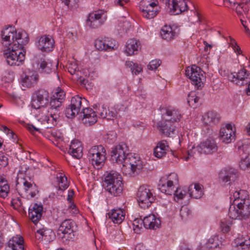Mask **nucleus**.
<instances>
[{"mask_svg": "<svg viewBox=\"0 0 250 250\" xmlns=\"http://www.w3.org/2000/svg\"><path fill=\"white\" fill-rule=\"evenodd\" d=\"M9 192V186L7 181L3 177H0V197H6Z\"/></svg>", "mask_w": 250, "mask_h": 250, "instance_id": "44", "label": "nucleus"}, {"mask_svg": "<svg viewBox=\"0 0 250 250\" xmlns=\"http://www.w3.org/2000/svg\"><path fill=\"white\" fill-rule=\"evenodd\" d=\"M48 133H50V139H54L55 140L59 141L63 140V135L60 131L53 129H51L50 132L48 131Z\"/></svg>", "mask_w": 250, "mask_h": 250, "instance_id": "49", "label": "nucleus"}, {"mask_svg": "<svg viewBox=\"0 0 250 250\" xmlns=\"http://www.w3.org/2000/svg\"><path fill=\"white\" fill-rule=\"evenodd\" d=\"M191 211L187 207H182L180 211V214L182 220H186L189 215Z\"/></svg>", "mask_w": 250, "mask_h": 250, "instance_id": "54", "label": "nucleus"}, {"mask_svg": "<svg viewBox=\"0 0 250 250\" xmlns=\"http://www.w3.org/2000/svg\"><path fill=\"white\" fill-rule=\"evenodd\" d=\"M137 197L139 205L143 208L150 207L155 199L153 190L147 185H142L139 187Z\"/></svg>", "mask_w": 250, "mask_h": 250, "instance_id": "8", "label": "nucleus"}, {"mask_svg": "<svg viewBox=\"0 0 250 250\" xmlns=\"http://www.w3.org/2000/svg\"><path fill=\"white\" fill-rule=\"evenodd\" d=\"M62 102L59 100L52 97L50 102V107L49 109V111H52L53 112H57V113H60L59 108L62 105Z\"/></svg>", "mask_w": 250, "mask_h": 250, "instance_id": "47", "label": "nucleus"}, {"mask_svg": "<svg viewBox=\"0 0 250 250\" xmlns=\"http://www.w3.org/2000/svg\"><path fill=\"white\" fill-rule=\"evenodd\" d=\"M233 193L231 195V198L233 197V202L236 205V206L243 207V211L245 213L250 211V200L248 192L244 190H240L239 191H231Z\"/></svg>", "mask_w": 250, "mask_h": 250, "instance_id": "11", "label": "nucleus"}, {"mask_svg": "<svg viewBox=\"0 0 250 250\" xmlns=\"http://www.w3.org/2000/svg\"><path fill=\"white\" fill-rule=\"evenodd\" d=\"M59 190L63 191L69 187V182L67 177L62 173H58L56 176Z\"/></svg>", "mask_w": 250, "mask_h": 250, "instance_id": "43", "label": "nucleus"}, {"mask_svg": "<svg viewBox=\"0 0 250 250\" xmlns=\"http://www.w3.org/2000/svg\"><path fill=\"white\" fill-rule=\"evenodd\" d=\"M128 148L125 144H121L114 147L111 152V160L113 163L123 164L128 153Z\"/></svg>", "mask_w": 250, "mask_h": 250, "instance_id": "12", "label": "nucleus"}, {"mask_svg": "<svg viewBox=\"0 0 250 250\" xmlns=\"http://www.w3.org/2000/svg\"><path fill=\"white\" fill-rule=\"evenodd\" d=\"M166 5L169 9V13L172 15L179 14L188 9L185 0H167Z\"/></svg>", "mask_w": 250, "mask_h": 250, "instance_id": "15", "label": "nucleus"}, {"mask_svg": "<svg viewBox=\"0 0 250 250\" xmlns=\"http://www.w3.org/2000/svg\"><path fill=\"white\" fill-rule=\"evenodd\" d=\"M158 128L164 136L170 137L175 131V126L170 121L163 120L158 123Z\"/></svg>", "mask_w": 250, "mask_h": 250, "instance_id": "23", "label": "nucleus"}, {"mask_svg": "<svg viewBox=\"0 0 250 250\" xmlns=\"http://www.w3.org/2000/svg\"><path fill=\"white\" fill-rule=\"evenodd\" d=\"M250 5V0H241V2L236 7V11L238 14H242V12L241 9L246 13L249 10Z\"/></svg>", "mask_w": 250, "mask_h": 250, "instance_id": "45", "label": "nucleus"}, {"mask_svg": "<svg viewBox=\"0 0 250 250\" xmlns=\"http://www.w3.org/2000/svg\"><path fill=\"white\" fill-rule=\"evenodd\" d=\"M27 171L19 170L17 177L16 188L21 195L34 197L39 192L37 187L28 176Z\"/></svg>", "mask_w": 250, "mask_h": 250, "instance_id": "3", "label": "nucleus"}, {"mask_svg": "<svg viewBox=\"0 0 250 250\" xmlns=\"http://www.w3.org/2000/svg\"><path fill=\"white\" fill-rule=\"evenodd\" d=\"M35 237L37 239L48 243L55 238V235L52 229L43 228L36 231Z\"/></svg>", "mask_w": 250, "mask_h": 250, "instance_id": "25", "label": "nucleus"}, {"mask_svg": "<svg viewBox=\"0 0 250 250\" xmlns=\"http://www.w3.org/2000/svg\"><path fill=\"white\" fill-rule=\"evenodd\" d=\"M161 35L163 39L169 41L174 39L177 34L170 25H166L161 29Z\"/></svg>", "mask_w": 250, "mask_h": 250, "instance_id": "37", "label": "nucleus"}, {"mask_svg": "<svg viewBox=\"0 0 250 250\" xmlns=\"http://www.w3.org/2000/svg\"><path fill=\"white\" fill-rule=\"evenodd\" d=\"M69 148H71L72 150H73L74 149H77V153L80 154L81 150H83L82 143L77 140H73L70 145Z\"/></svg>", "mask_w": 250, "mask_h": 250, "instance_id": "52", "label": "nucleus"}, {"mask_svg": "<svg viewBox=\"0 0 250 250\" xmlns=\"http://www.w3.org/2000/svg\"><path fill=\"white\" fill-rule=\"evenodd\" d=\"M69 212L72 213V214H76L78 213V210L76 208V206L73 205L71 204L69 208Z\"/></svg>", "mask_w": 250, "mask_h": 250, "instance_id": "64", "label": "nucleus"}, {"mask_svg": "<svg viewBox=\"0 0 250 250\" xmlns=\"http://www.w3.org/2000/svg\"><path fill=\"white\" fill-rule=\"evenodd\" d=\"M219 137L222 142L225 144L231 143L235 137V129L232 125L228 124L221 127Z\"/></svg>", "mask_w": 250, "mask_h": 250, "instance_id": "17", "label": "nucleus"}, {"mask_svg": "<svg viewBox=\"0 0 250 250\" xmlns=\"http://www.w3.org/2000/svg\"><path fill=\"white\" fill-rule=\"evenodd\" d=\"M143 168V163L138 154H127L122 165V170L126 175L132 176Z\"/></svg>", "mask_w": 250, "mask_h": 250, "instance_id": "5", "label": "nucleus"}, {"mask_svg": "<svg viewBox=\"0 0 250 250\" xmlns=\"http://www.w3.org/2000/svg\"><path fill=\"white\" fill-rule=\"evenodd\" d=\"M143 223V221L139 219H135L133 222V225L134 227V230H139L141 228L142 224Z\"/></svg>", "mask_w": 250, "mask_h": 250, "instance_id": "63", "label": "nucleus"}, {"mask_svg": "<svg viewBox=\"0 0 250 250\" xmlns=\"http://www.w3.org/2000/svg\"><path fill=\"white\" fill-rule=\"evenodd\" d=\"M83 99L79 96L73 97L71 104L65 109V114L68 118H73L77 115L82 107Z\"/></svg>", "mask_w": 250, "mask_h": 250, "instance_id": "16", "label": "nucleus"}, {"mask_svg": "<svg viewBox=\"0 0 250 250\" xmlns=\"http://www.w3.org/2000/svg\"><path fill=\"white\" fill-rule=\"evenodd\" d=\"M236 246H240L242 250H248L250 246V238L248 235L239 236L235 239Z\"/></svg>", "mask_w": 250, "mask_h": 250, "instance_id": "41", "label": "nucleus"}, {"mask_svg": "<svg viewBox=\"0 0 250 250\" xmlns=\"http://www.w3.org/2000/svg\"><path fill=\"white\" fill-rule=\"evenodd\" d=\"M83 115V123L86 126H90L97 122V116L93 109L91 108H83L82 113Z\"/></svg>", "mask_w": 250, "mask_h": 250, "instance_id": "24", "label": "nucleus"}, {"mask_svg": "<svg viewBox=\"0 0 250 250\" xmlns=\"http://www.w3.org/2000/svg\"><path fill=\"white\" fill-rule=\"evenodd\" d=\"M104 186L105 189L115 196L120 195L123 190L121 175L114 170H111L105 175Z\"/></svg>", "mask_w": 250, "mask_h": 250, "instance_id": "4", "label": "nucleus"}, {"mask_svg": "<svg viewBox=\"0 0 250 250\" xmlns=\"http://www.w3.org/2000/svg\"><path fill=\"white\" fill-rule=\"evenodd\" d=\"M236 206V205L233 202L229 208L228 215L232 219H246L250 214V211L247 213L243 211V207Z\"/></svg>", "mask_w": 250, "mask_h": 250, "instance_id": "21", "label": "nucleus"}, {"mask_svg": "<svg viewBox=\"0 0 250 250\" xmlns=\"http://www.w3.org/2000/svg\"><path fill=\"white\" fill-rule=\"evenodd\" d=\"M139 7L143 17L147 19H153L160 11L157 0H141Z\"/></svg>", "mask_w": 250, "mask_h": 250, "instance_id": "7", "label": "nucleus"}, {"mask_svg": "<svg viewBox=\"0 0 250 250\" xmlns=\"http://www.w3.org/2000/svg\"><path fill=\"white\" fill-rule=\"evenodd\" d=\"M139 48L140 42L134 39H131L127 41L125 51L127 55L130 56L137 54Z\"/></svg>", "mask_w": 250, "mask_h": 250, "instance_id": "32", "label": "nucleus"}, {"mask_svg": "<svg viewBox=\"0 0 250 250\" xmlns=\"http://www.w3.org/2000/svg\"><path fill=\"white\" fill-rule=\"evenodd\" d=\"M1 44L4 48V56L7 63L11 66H20L23 64L26 51L23 46L29 38L25 33L17 32L12 26L1 31Z\"/></svg>", "mask_w": 250, "mask_h": 250, "instance_id": "1", "label": "nucleus"}, {"mask_svg": "<svg viewBox=\"0 0 250 250\" xmlns=\"http://www.w3.org/2000/svg\"><path fill=\"white\" fill-rule=\"evenodd\" d=\"M228 79L237 85L247 84L250 82V73L245 69H242L237 73L229 74Z\"/></svg>", "mask_w": 250, "mask_h": 250, "instance_id": "14", "label": "nucleus"}, {"mask_svg": "<svg viewBox=\"0 0 250 250\" xmlns=\"http://www.w3.org/2000/svg\"><path fill=\"white\" fill-rule=\"evenodd\" d=\"M159 189L162 192L166 194L172 195L174 192L175 187L163 178L159 184Z\"/></svg>", "mask_w": 250, "mask_h": 250, "instance_id": "39", "label": "nucleus"}, {"mask_svg": "<svg viewBox=\"0 0 250 250\" xmlns=\"http://www.w3.org/2000/svg\"><path fill=\"white\" fill-rule=\"evenodd\" d=\"M108 214L114 223L120 224L124 220L125 212L123 209L118 208L111 209Z\"/></svg>", "mask_w": 250, "mask_h": 250, "instance_id": "29", "label": "nucleus"}, {"mask_svg": "<svg viewBox=\"0 0 250 250\" xmlns=\"http://www.w3.org/2000/svg\"><path fill=\"white\" fill-rule=\"evenodd\" d=\"M188 153V157H185V159L186 161H188L190 157H194L195 155H196V153L197 154H199L198 153V150L197 149L196 147H192L191 149L188 150L187 151Z\"/></svg>", "mask_w": 250, "mask_h": 250, "instance_id": "56", "label": "nucleus"}, {"mask_svg": "<svg viewBox=\"0 0 250 250\" xmlns=\"http://www.w3.org/2000/svg\"><path fill=\"white\" fill-rule=\"evenodd\" d=\"M216 238H217L215 236L210 238L208 239V241L206 243L211 250L214 248H216L218 245L217 243L215 242V239Z\"/></svg>", "mask_w": 250, "mask_h": 250, "instance_id": "59", "label": "nucleus"}, {"mask_svg": "<svg viewBox=\"0 0 250 250\" xmlns=\"http://www.w3.org/2000/svg\"><path fill=\"white\" fill-rule=\"evenodd\" d=\"M199 153L210 154L217 151L218 146L214 140L208 139L197 146Z\"/></svg>", "mask_w": 250, "mask_h": 250, "instance_id": "18", "label": "nucleus"}, {"mask_svg": "<svg viewBox=\"0 0 250 250\" xmlns=\"http://www.w3.org/2000/svg\"><path fill=\"white\" fill-rule=\"evenodd\" d=\"M161 61L160 60H154L151 61L147 65V68L149 70H155L161 64Z\"/></svg>", "mask_w": 250, "mask_h": 250, "instance_id": "55", "label": "nucleus"}, {"mask_svg": "<svg viewBox=\"0 0 250 250\" xmlns=\"http://www.w3.org/2000/svg\"><path fill=\"white\" fill-rule=\"evenodd\" d=\"M95 47L99 50L110 51L117 47L115 40L109 38L98 39L95 42Z\"/></svg>", "mask_w": 250, "mask_h": 250, "instance_id": "19", "label": "nucleus"}, {"mask_svg": "<svg viewBox=\"0 0 250 250\" xmlns=\"http://www.w3.org/2000/svg\"><path fill=\"white\" fill-rule=\"evenodd\" d=\"M68 153L71 155L74 158H75L76 159H80L83 156V150H81L80 154H78L77 153V149H74L72 150L71 148H69L68 150Z\"/></svg>", "mask_w": 250, "mask_h": 250, "instance_id": "61", "label": "nucleus"}, {"mask_svg": "<svg viewBox=\"0 0 250 250\" xmlns=\"http://www.w3.org/2000/svg\"><path fill=\"white\" fill-rule=\"evenodd\" d=\"M173 193L174 194L175 197H177L178 199H182L185 196L186 192L180 188H177L176 190H174Z\"/></svg>", "mask_w": 250, "mask_h": 250, "instance_id": "58", "label": "nucleus"}, {"mask_svg": "<svg viewBox=\"0 0 250 250\" xmlns=\"http://www.w3.org/2000/svg\"><path fill=\"white\" fill-rule=\"evenodd\" d=\"M165 115L166 116V117H164L165 120L170 121L173 124L174 122H179L182 117L178 110L173 107L167 108Z\"/></svg>", "mask_w": 250, "mask_h": 250, "instance_id": "33", "label": "nucleus"}, {"mask_svg": "<svg viewBox=\"0 0 250 250\" xmlns=\"http://www.w3.org/2000/svg\"><path fill=\"white\" fill-rule=\"evenodd\" d=\"M236 175L233 172H228L224 174L223 172H221L220 173V179L222 183H226L227 182H230L232 181H234L236 179ZM230 183H229V184Z\"/></svg>", "mask_w": 250, "mask_h": 250, "instance_id": "46", "label": "nucleus"}, {"mask_svg": "<svg viewBox=\"0 0 250 250\" xmlns=\"http://www.w3.org/2000/svg\"><path fill=\"white\" fill-rule=\"evenodd\" d=\"M230 46L234 52L236 53L237 55H240L242 54V51L240 47L237 44L236 41L232 38L231 37H229V40L228 41Z\"/></svg>", "mask_w": 250, "mask_h": 250, "instance_id": "48", "label": "nucleus"}, {"mask_svg": "<svg viewBox=\"0 0 250 250\" xmlns=\"http://www.w3.org/2000/svg\"><path fill=\"white\" fill-rule=\"evenodd\" d=\"M143 223L147 229H156L160 226L161 221L154 214H149L144 217Z\"/></svg>", "mask_w": 250, "mask_h": 250, "instance_id": "28", "label": "nucleus"}, {"mask_svg": "<svg viewBox=\"0 0 250 250\" xmlns=\"http://www.w3.org/2000/svg\"><path fill=\"white\" fill-rule=\"evenodd\" d=\"M67 69L70 74L73 75L74 79L78 81L81 85H85L87 80L83 78V73L80 70L76 62H70L67 65Z\"/></svg>", "mask_w": 250, "mask_h": 250, "instance_id": "20", "label": "nucleus"}, {"mask_svg": "<svg viewBox=\"0 0 250 250\" xmlns=\"http://www.w3.org/2000/svg\"><path fill=\"white\" fill-rule=\"evenodd\" d=\"M165 180L174 187L178 185L179 182L178 175L175 173H170Z\"/></svg>", "mask_w": 250, "mask_h": 250, "instance_id": "53", "label": "nucleus"}, {"mask_svg": "<svg viewBox=\"0 0 250 250\" xmlns=\"http://www.w3.org/2000/svg\"><path fill=\"white\" fill-rule=\"evenodd\" d=\"M65 95V93L60 88H58L54 90L52 97L62 102L64 100Z\"/></svg>", "mask_w": 250, "mask_h": 250, "instance_id": "51", "label": "nucleus"}, {"mask_svg": "<svg viewBox=\"0 0 250 250\" xmlns=\"http://www.w3.org/2000/svg\"><path fill=\"white\" fill-rule=\"evenodd\" d=\"M43 208L42 205L34 204L29 209V217L31 221L36 224L41 219L42 214Z\"/></svg>", "mask_w": 250, "mask_h": 250, "instance_id": "27", "label": "nucleus"}, {"mask_svg": "<svg viewBox=\"0 0 250 250\" xmlns=\"http://www.w3.org/2000/svg\"><path fill=\"white\" fill-rule=\"evenodd\" d=\"M38 75L35 72L26 75L22 79V85L26 87H31L36 84L38 81Z\"/></svg>", "mask_w": 250, "mask_h": 250, "instance_id": "34", "label": "nucleus"}, {"mask_svg": "<svg viewBox=\"0 0 250 250\" xmlns=\"http://www.w3.org/2000/svg\"><path fill=\"white\" fill-rule=\"evenodd\" d=\"M203 121L207 125L216 124L220 120L219 114L214 111H208L203 116Z\"/></svg>", "mask_w": 250, "mask_h": 250, "instance_id": "40", "label": "nucleus"}, {"mask_svg": "<svg viewBox=\"0 0 250 250\" xmlns=\"http://www.w3.org/2000/svg\"><path fill=\"white\" fill-rule=\"evenodd\" d=\"M188 193L190 197L199 199L203 195V186L197 183L191 184L188 187Z\"/></svg>", "mask_w": 250, "mask_h": 250, "instance_id": "35", "label": "nucleus"}, {"mask_svg": "<svg viewBox=\"0 0 250 250\" xmlns=\"http://www.w3.org/2000/svg\"><path fill=\"white\" fill-rule=\"evenodd\" d=\"M96 112L102 118H105L107 120H113L117 115V112L115 110H110L104 105L100 106L99 105V108Z\"/></svg>", "mask_w": 250, "mask_h": 250, "instance_id": "36", "label": "nucleus"}, {"mask_svg": "<svg viewBox=\"0 0 250 250\" xmlns=\"http://www.w3.org/2000/svg\"><path fill=\"white\" fill-rule=\"evenodd\" d=\"M231 224L227 222H221L220 227L222 231L224 232H228L230 230Z\"/></svg>", "mask_w": 250, "mask_h": 250, "instance_id": "57", "label": "nucleus"}, {"mask_svg": "<svg viewBox=\"0 0 250 250\" xmlns=\"http://www.w3.org/2000/svg\"><path fill=\"white\" fill-rule=\"evenodd\" d=\"M106 19L105 13L99 10L89 14L86 21L87 25L92 28H97L100 27Z\"/></svg>", "mask_w": 250, "mask_h": 250, "instance_id": "13", "label": "nucleus"}, {"mask_svg": "<svg viewBox=\"0 0 250 250\" xmlns=\"http://www.w3.org/2000/svg\"><path fill=\"white\" fill-rule=\"evenodd\" d=\"M59 114L60 113L57 112H53L52 111H49L48 108H42V110L39 111L37 116V121L34 125H28L27 128L31 132H39L41 127L51 128L57 124Z\"/></svg>", "mask_w": 250, "mask_h": 250, "instance_id": "2", "label": "nucleus"}, {"mask_svg": "<svg viewBox=\"0 0 250 250\" xmlns=\"http://www.w3.org/2000/svg\"><path fill=\"white\" fill-rule=\"evenodd\" d=\"M7 250H24L23 239L21 235L13 237L8 242Z\"/></svg>", "mask_w": 250, "mask_h": 250, "instance_id": "31", "label": "nucleus"}, {"mask_svg": "<svg viewBox=\"0 0 250 250\" xmlns=\"http://www.w3.org/2000/svg\"><path fill=\"white\" fill-rule=\"evenodd\" d=\"M169 150L167 142L165 140L159 142L154 149L153 154L155 157L161 158L165 156Z\"/></svg>", "mask_w": 250, "mask_h": 250, "instance_id": "30", "label": "nucleus"}, {"mask_svg": "<svg viewBox=\"0 0 250 250\" xmlns=\"http://www.w3.org/2000/svg\"><path fill=\"white\" fill-rule=\"evenodd\" d=\"M8 164V158L7 157L3 154L0 153V168L6 167Z\"/></svg>", "mask_w": 250, "mask_h": 250, "instance_id": "60", "label": "nucleus"}, {"mask_svg": "<svg viewBox=\"0 0 250 250\" xmlns=\"http://www.w3.org/2000/svg\"><path fill=\"white\" fill-rule=\"evenodd\" d=\"M88 157L95 167H102L106 160V149L102 145L93 146L89 149Z\"/></svg>", "mask_w": 250, "mask_h": 250, "instance_id": "6", "label": "nucleus"}, {"mask_svg": "<svg viewBox=\"0 0 250 250\" xmlns=\"http://www.w3.org/2000/svg\"><path fill=\"white\" fill-rule=\"evenodd\" d=\"M247 145H242L238 147L239 153L241 158L239 166L243 170L250 168V155H247Z\"/></svg>", "mask_w": 250, "mask_h": 250, "instance_id": "26", "label": "nucleus"}, {"mask_svg": "<svg viewBox=\"0 0 250 250\" xmlns=\"http://www.w3.org/2000/svg\"><path fill=\"white\" fill-rule=\"evenodd\" d=\"M200 98L193 92H190L188 96V102L191 106H193L195 104L198 103Z\"/></svg>", "mask_w": 250, "mask_h": 250, "instance_id": "50", "label": "nucleus"}, {"mask_svg": "<svg viewBox=\"0 0 250 250\" xmlns=\"http://www.w3.org/2000/svg\"><path fill=\"white\" fill-rule=\"evenodd\" d=\"M37 45L42 51L49 52L54 47V41L51 36L44 35L39 39Z\"/></svg>", "mask_w": 250, "mask_h": 250, "instance_id": "22", "label": "nucleus"}, {"mask_svg": "<svg viewBox=\"0 0 250 250\" xmlns=\"http://www.w3.org/2000/svg\"><path fill=\"white\" fill-rule=\"evenodd\" d=\"M142 69L143 68L141 65L135 63L133 64V67L131 68L132 72L135 75L141 72Z\"/></svg>", "mask_w": 250, "mask_h": 250, "instance_id": "62", "label": "nucleus"}, {"mask_svg": "<svg viewBox=\"0 0 250 250\" xmlns=\"http://www.w3.org/2000/svg\"><path fill=\"white\" fill-rule=\"evenodd\" d=\"M49 94L48 92L43 89H41L36 91L33 95L31 101V106L35 109L47 108L45 105L48 103Z\"/></svg>", "mask_w": 250, "mask_h": 250, "instance_id": "10", "label": "nucleus"}, {"mask_svg": "<svg viewBox=\"0 0 250 250\" xmlns=\"http://www.w3.org/2000/svg\"><path fill=\"white\" fill-rule=\"evenodd\" d=\"M185 74L190 80L192 83L197 88L202 86L205 77L200 67L195 65L188 66L186 70Z\"/></svg>", "mask_w": 250, "mask_h": 250, "instance_id": "9", "label": "nucleus"}, {"mask_svg": "<svg viewBox=\"0 0 250 250\" xmlns=\"http://www.w3.org/2000/svg\"><path fill=\"white\" fill-rule=\"evenodd\" d=\"M74 223L70 219H66L63 221L60 225L58 229V233L70 234L72 231V227Z\"/></svg>", "mask_w": 250, "mask_h": 250, "instance_id": "42", "label": "nucleus"}, {"mask_svg": "<svg viewBox=\"0 0 250 250\" xmlns=\"http://www.w3.org/2000/svg\"><path fill=\"white\" fill-rule=\"evenodd\" d=\"M38 65L39 70L42 73L50 74L54 69L51 61L49 60L42 59Z\"/></svg>", "mask_w": 250, "mask_h": 250, "instance_id": "38", "label": "nucleus"}]
</instances>
